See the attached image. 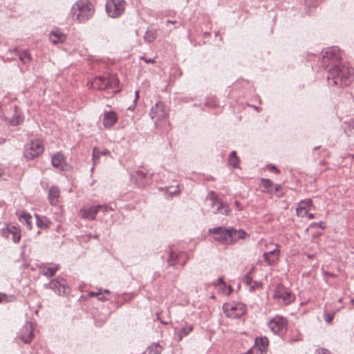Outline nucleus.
<instances>
[{
    "label": "nucleus",
    "instance_id": "1",
    "mask_svg": "<svg viewBox=\"0 0 354 354\" xmlns=\"http://www.w3.org/2000/svg\"><path fill=\"white\" fill-rule=\"evenodd\" d=\"M328 78L335 86H348L353 81V69L346 63L335 65L329 71Z\"/></svg>",
    "mask_w": 354,
    "mask_h": 354
},
{
    "label": "nucleus",
    "instance_id": "2",
    "mask_svg": "<svg viewBox=\"0 0 354 354\" xmlns=\"http://www.w3.org/2000/svg\"><path fill=\"white\" fill-rule=\"evenodd\" d=\"M95 11V7L89 0H78L71 8V17L73 21L84 23L93 16Z\"/></svg>",
    "mask_w": 354,
    "mask_h": 354
},
{
    "label": "nucleus",
    "instance_id": "3",
    "mask_svg": "<svg viewBox=\"0 0 354 354\" xmlns=\"http://www.w3.org/2000/svg\"><path fill=\"white\" fill-rule=\"evenodd\" d=\"M91 86L96 90H105L107 88H115L119 84L118 79L113 75L109 77L98 76L91 82Z\"/></svg>",
    "mask_w": 354,
    "mask_h": 354
},
{
    "label": "nucleus",
    "instance_id": "4",
    "mask_svg": "<svg viewBox=\"0 0 354 354\" xmlns=\"http://www.w3.org/2000/svg\"><path fill=\"white\" fill-rule=\"evenodd\" d=\"M223 310L226 317L237 319L245 315L246 306L242 303L231 301L223 304Z\"/></svg>",
    "mask_w": 354,
    "mask_h": 354
},
{
    "label": "nucleus",
    "instance_id": "5",
    "mask_svg": "<svg viewBox=\"0 0 354 354\" xmlns=\"http://www.w3.org/2000/svg\"><path fill=\"white\" fill-rule=\"evenodd\" d=\"M273 297L277 302L284 305L290 304L295 300V295L282 284H278L274 290Z\"/></svg>",
    "mask_w": 354,
    "mask_h": 354
},
{
    "label": "nucleus",
    "instance_id": "6",
    "mask_svg": "<svg viewBox=\"0 0 354 354\" xmlns=\"http://www.w3.org/2000/svg\"><path fill=\"white\" fill-rule=\"evenodd\" d=\"M266 251L263 254L264 261L268 266L277 265L281 253L279 245L270 242L266 245Z\"/></svg>",
    "mask_w": 354,
    "mask_h": 354
},
{
    "label": "nucleus",
    "instance_id": "7",
    "mask_svg": "<svg viewBox=\"0 0 354 354\" xmlns=\"http://www.w3.org/2000/svg\"><path fill=\"white\" fill-rule=\"evenodd\" d=\"M44 151V147L40 140H35L28 143L24 149V156L26 159L32 160L41 156Z\"/></svg>",
    "mask_w": 354,
    "mask_h": 354
},
{
    "label": "nucleus",
    "instance_id": "8",
    "mask_svg": "<svg viewBox=\"0 0 354 354\" xmlns=\"http://www.w3.org/2000/svg\"><path fill=\"white\" fill-rule=\"evenodd\" d=\"M322 62L328 66L330 64L334 66L336 63L342 59V52L337 46H332L326 48L322 52Z\"/></svg>",
    "mask_w": 354,
    "mask_h": 354
},
{
    "label": "nucleus",
    "instance_id": "9",
    "mask_svg": "<svg viewBox=\"0 0 354 354\" xmlns=\"http://www.w3.org/2000/svg\"><path fill=\"white\" fill-rule=\"evenodd\" d=\"M125 2L122 0H107L106 3V10L109 16L111 17H118L124 11Z\"/></svg>",
    "mask_w": 354,
    "mask_h": 354
},
{
    "label": "nucleus",
    "instance_id": "10",
    "mask_svg": "<svg viewBox=\"0 0 354 354\" xmlns=\"http://www.w3.org/2000/svg\"><path fill=\"white\" fill-rule=\"evenodd\" d=\"M268 326L274 334L281 336L287 331L288 322L283 317L276 316L269 322Z\"/></svg>",
    "mask_w": 354,
    "mask_h": 354
},
{
    "label": "nucleus",
    "instance_id": "11",
    "mask_svg": "<svg viewBox=\"0 0 354 354\" xmlns=\"http://www.w3.org/2000/svg\"><path fill=\"white\" fill-rule=\"evenodd\" d=\"M209 233L213 234L214 239L225 245H232L230 239V228L218 227L209 230Z\"/></svg>",
    "mask_w": 354,
    "mask_h": 354
},
{
    "label": "nucleus",
    "instance_id": "12",
    "mask_svg": "<svg viewBox=\"0 0 354 354\" xmlns=\"http://www.w3.org/2000/svg\"><path fill=\"white\" fill-rule=\"evenodd\" d=\"M109 207L106 205H96L82 207L79 212V216L82 218L94 220L100 211L106 212Z\"/></svg>",
    "mask_w": 354,
    "mask_h": 354
},
{
    "label": "nucleus",
    "instance_id": "13",
    "mask_svg": "<svg viewBox=\"0 0 354 354\" xmlns=\"http://www.w3.org/2000/svg\"><path fill=\"white\" fill-rule=\"evenodd\" d=\"M149 115L152 119L160 120L167 117L168 110L163 102H158L151 107Z\"/></svg>",
    "mask_w": 354,
    "mask_h": 354
},
{
    "label": "nucleus",
    "instance_id": "14",
    "mask_svg": "<svg viewBox=\"0 0 354 354\" xmlns=\"http://www.w3.org/2000/svg\"><path fill=\"white\" fill-rule=\"evenodd\" d=\"M208 198L212 202V207H214V205L218 204V207L216 208V212H214L215 214L218 212H221L224 215H228L230 213V207L223 203L219 198L218 195L213 191L210 192L208 195Z\"/></svg>",
    "mask_w": 354,
    "mask_h": 354
},
{
    "label": "nucleus",
    "instance_id": "15",
    "mask_svg": "<svg viewBox=\"0 0 354 354\" xmlns=\"http://www.w3.org/2000/svg\"><path fill=\"white\" fill-rule=\"evenodd\" d=\"M260 186L263 187L262 192L268 194H276L281 190L280 185L274 184L268 178H261L260 180Z\"/></svg>",
    "mask_w": 354,
    "mask_h": 354
},
{
    "label": "nucleus",
    "instance_id": "16",
    "mask_svg": "<svg viewBox=\"0 0 354 354\" xmlns=\"http://www.w3.org/2000/svg\"><path fill=\"white\" fill-rule=\"evenodd\" d=\"M49 285L51 289L60 295L66 294L69 291L67 283L64 279L52 280Z\"/></svg>",
    "mask_w": 354,
    "mask_h": 354
},
{
    "label": "nucleus",
    "instance_id": "17",
    "mask_svg": "<svg viewBox=\"0 0 354 354\" xmlns=\"http://www.w3.org/2000/svg\"><path fill=\"white\" fill-rule=\"evenodd\" d=\"M34 337L33 328L31 324H26L20 330L19 338L26 344L30 343Z\"/></svg>",
    "mask_w": 354,
    "mask_h": 354
},
{
    "label": "nucleus",
    "instance_id": "18",
    "mask_svg": "<svg viewBox=\"0 0 354 354\" xmlns=\"http://www.w3.org/2000/svg\"><path fill=\"white\" fill-rule=\"evenodd\" d=\"M2 234L8 238L10 234L12 235V239L15 243H18L21 239L20 229L12 225H8L2 231Z\"/></svg>",
    "mask_w": 354,
    "mask_h": 354
},
{
    "label": "nucleus",
    "instance_id": "19",
    "mask_svg": "<svg viewBox=\"0 0 354 354\" xmlns=\"http://www.w3.org/2000/svg\"><path fill=\"white\" fill-rule=\"evenodd\" d=\"M313 203L310 199H306L299 203L296 209L297 215L300 217H305L311 210Z\"/></svg>",
    "mask_w": 354,
    "mask_h": 354
},
{
    "label": "nucleus",
    "instance_id": "20",
    "mask_svg": "<svg viewBox=\"0 0 354 354\" xmlns=\"http://www.w3.org/2000/svg\"><path fill=\"white\" fill-rule=\"evenodd\" d=\"M268 345L269 340L268 337H257L253 349L257 354H266Z\"/></svg>",
    "mask_w": 354,
    "mask_h": 354
},
{
    "label": "nucleus",
    "instance_id": "21",
    "mask_svg": "<svg viewBox=\"0 0 354 354\" xmlns=\"http://www.w3.org/2000/svg\"><path fill=\"white\" fill-rule=\"evenodd\" d=\"M51 163L54 167L59 170H64L67 167L66 158L60 152H57L53 156Z\"/></svg>",
    "mask_w": 354,
    "mask_h": 354
},
{
    "label": "nucleus",
    "instance_id": "22",
    "mask_svg": "<svg viewBox=\"0 0 354 354\" xmlns=\"http://www.w3.org/2000/svg\"><path fill=\"white\" fill-rule=\"evenodd\" d=\"M118 114L115 111H106L104 113L103 125L105 128H111L118 122Z\"/></svg>",
    "mask_w": 354,
    "mask_h": 354
},
{
    "label": "nucleus",
    "instance_id": "23",
    "mask_svg": "<svg viewBox=\"0 0 354 354\" xmlns=\"http://www.w3.org/2000/svg\"><path fill=\"white\" fill-rule=\"evenodd\" d=\"M187 259L186 254L184 252H171L168 263L170 266H175L176 264L183 265Z\"/></svg>",
    "mask_w": 354,
    "mask_h": 354
},
{
    "label": "nucleus",
    "instance_id": "24",
    "mask_svg": "<svg viewBox=\"0 0 354 354\" xmlns=\"http://www.w3.org/2000/svg\"><path fill=\"white\" fill-rule=\"evenodd\" d=\"M249 237V234L243 230H236L233 227H230V239L232 244H234L240 239H245Z\"/></svg>",
    "mask_w": 354,
    "mask_h": 354
},
{
    "label": "nucleus",
    "instance_id": "25",
    "mask_svg": "<svg viewBox=\"0 0 354 354\" xmlns=\"http://www.w3.org/2000/svg\"><path fill=\"white\" fill-rule=\"evenodd\" d=\"M49 39L52 43L56 44L65 41L66 39V36L59 30L56 29L50 32Z\"/></svg>",
    "mask_w": 354,
    "mask_h": 354
},
{
    "label": "nucleus",
    "instance_id": "26",
    "mask_svg": "<svg viewBox=\"0 0 354 354\" xmlns=\"http://www.w3.org/2000/svg\"><path fill=\"white\" fill-rule=\"evenodd\" d=\"M214 286L216 290L223 295H229L232 292V287L227 285L222 278H218Z\"/></svg>",
    "mask_w": 354,
    "mask_h": 354
},
{
    "label": "nucleus",
    "instance_id": "27",
    "mask_svg": "<svg viewBox=\"0 0 354 354\" xmlns=\"http://www.w3.org/2000/svg\"><path fill=\"white\" fill-rule=\"evenodd\" d=\"M59 267L57 265L50 266L49 264H42L39 266L40 272L45 276L52 277L59 270Z\"/></svg>",
    "mask_w": 354,
    "mask_h": 354
},
{
    "label": "nucleus",
    "instance_id": "28",
    "mask_svg": "<svg viewBox=\"0 0 354 354\" xmlns=\"http://www.w3.org/2000/svg\"><path fill=\"white\" fill-rule=\"evenodd\" d=\"M101 156H111V153L108 149L100 151L97 147H94L93 149V164L96 165L99 162Z\"/></svg>",
    "mask_w": 354,
    "mask_h": 354
},
{
    "label": "nucleus",
    "instance_id": "29",
    "mask_svg": "<svg viewBox=\"0 0 354 354\" xmlns=\"http://www.w3.org/2000/svg\"><path fill=\"white\" fill-rule=\"evenodd\" d=\"M50 203L53 205H57L59 198V190L56 187H52L48 193Z\"/></svg>",
    "mask_w": 354,
    "mask_h": 354
},
{
    "label": "nucleus",
    "instance_id": "30",
    "mask_svg": "<svg viewBox=\"0 0 354 354\" xmlns=\"http://www.w3.org/2000/svg\"><path fill=\"white\" fill-rule=\"evenodd\" d=\"M19 221L22 223H25L27 225L28 229H32V216L30 214L26 212H22L18 215Z\"/></svg>",
    "mask_w": 354,
    "mask_h": 354
},
{
    "label": "nucleus",
    "instance_id": "31",
    "mask_svg": "<svg viewBox=\"0 0 354 354\" xmlns=\"http://www.w3.org/2000/svg\"><path fill=\"white\" fill-rule=\"evenodd\" d=\"M9 122L12 125H18L23 122V118L17 111V107H15V115L13 117H6Z\"/></svg>",
    "mask_w": 354,
    "mask_h": 354
},
{
    "label": "nucleus",
    "instance_id": "32",
    "mask_svg": "<svg viewBox=\"0 0 354 354\" xmlns=\"http://www.w3.org/2000/svg\"><path fill=\"white\" fill-rule=\"evenodd\" d=\"M162 348L158 344L153 343L145 351L143 354H160Z\"/></svg>",
    "mask_w": 354,
    "mask_h": 354
},
{
    "label": "nucleus",
    "instance_id": "33",
    "mask_svg": "<svg viewBox=\"0 0 354 354\" xmlns=\"http://www.w3.org/2000/svg\"><path fill=\"white\" fill-rule=\"evenodd\" d=\"M193 330L192 325H186L178 332V340L180 341L183 337L187 336Z\"/></svg>",
    "mask_w": 354,
    "mask_h": 354
},
{
    "label": "nucleus",
    "instance_id": "34",
    "mask_svg": "<svg viewBox=\"0 0 354 354\" xmlns=\"http://www.w3.org/2000/svg\"><path fill=\"white\" fill-rule=\"evenodd\" d=\"M228 162L230 165L237 167L239 163V158L236 156L235 151H232L229 156Z\"/></svg>",
    "mask_w": 354,
    "mask_h": 354
},
{
    "label": "nucleus",
    "instance_id": "35",
    "mask_svg": "<svg viewBox=\"0 0 354 354\" xmlns=\"http://www.w3.org/2000/svg\"><path fill=\"white\" fill-rule=\"evenodd\" d=\"M18 55L20 60L24 64L28 63L31 60L30 54L27 50L18 52Z\"/></svg>",
    "mask_w": 354,
    "mask_h": 354
},
{
    "label": "nucleus",
    "instance_id": "36",
    "mask_svg": "<svg viewBox=\"0 0 354 354\" xmlns=\"http://www.w3.org/2000/svg\"><path fill=\"white\" fill-rule=\"evenodd\" d=\"M156 38V32L153 30H149L145 35V39L148 42L153 41Z\"/></svg>",
    "mask_w": 354,
    "mask_h": 354
},
{
    "label": "nucleus",
    "instance_id": "37",
    "mask_svg": "<svg viewBox=\"0 0 354 354\" xmlns=\"http://www.w3.org/2000/svg\"><path fill=\"white\" fill-rule=\"evenodd\" d=\"M15 297L12 295H7L3 293H0V304L8 303L14 301Z\"/></svg>",
    "mask_w": 354,
    "mask_h": 354
},
{
    "label": "nucleus",
    "instance_id": "38",
    "mask_svg": "<svg viewBox=\"0 0 354 354\" xmlns=\"http://www.w3.org/2000/svg\"><path fill=\"white\" fill-rule=\"evenodd\" d=\"M37 224L39 227H48V223L46 218H41L39 216L36 215Z\"/></svg>",
    "mask_w": 354,
    "mask_h": 354
},
{
    "label": "nucleus",
    "instance_id": "39",
    "mask_svg": "<svg viewBox=\"0 0 354 354\" xmlns=\"http://www.w3.org/2000/svg\"><path fill=\"white\" fill-rule=\"evenodd\" d=\"M261 286L262 284L260 282L252 281V283L249 286V289L250 291H254L261 288Z\"/></svg>",
    "mask_w": 354,
    "mask_h": 354
},
{
    "label": "nucleus",
    "instance_id": "40",
    "mask_svg": "<svg viewBox=\"0 0 354 354\" xmlns=\"http://www.w3.org/2000/svg\"><path fill=\"white\" fill-rule=\"evenodd\" d=\"M333 318H334V313H326L324 315V319L328 324H331Z\"/></svg>",
    "mask_w": 354,
    "mask_h": 354
},
{
    "label": "nucleus",
    "instance_id": "41",
    "mask_svg": "<svg viewBox=\"0 0 354 354\" xmlns=\"http://www.w3.org/2000/svg\"><path fill=\"white\" fill-rule=\"evenodd\" d=\"M110 294V292L107 290H104V292H102V295L97 297V299L101 301H104L108 299L107 297L105 295H109Z\"/></svg>",
    "mask_w": 354,
    "mask_h": 354
},
{
    "label": "nucleus",
    "instance_id": "42",
    "mask_svg": "<svg viewBox=\"0 0 354 354\" xmlns=\"http://www.w3.org/2000/svg\"><path fill=\"white\" fill-rule=\"evenodd\" d=\"M243 283H245L247 286H250L252 283V279L249 274H246L243 279Z\"/></svg>",
    "mask_w": 354,
    "mask_h": 354
},
{
    "label": "nucleus",
    "instance_id": "43",
    "mask_svg": "<svg viewBox=\"0 0 354 354\" xmlns=\"http://www.w3.org/2000/svg\"><path fill=\"white\" fill-rule=\"evenodd\" d=\"M102 295V290H99L97 292L91 291L88 294V296L89 297H99Z\"/></svg>",
    "mask_w": 354,
    "mask_h": 354
},
{
    "label": "nucleus",
    "instance_id": "44",
    "mask_svg": "<svg viewBox=\"0 0 354 354\" xmlns=\"http://www.w3.org/2000/svg\"><path fill=\"white\" fill-rule=\"evenodd\" d=\"M267 169H268L270 171L274 172L275 174H279L280 170L277 168L274 165H268Z\"/></svg>",
    "mask_w": 354,
    "mask_h": 354
},
{
    "label": "nucleus",
    "instance_id": "45",
    "mask_svg": "<svg viewBox=\"0 0 354 354\" xmlns=\"http://www.w3.org/2000/svg\"><path fill=\"white\" fill-rule=\"evenodd\" d=\"M234 205L236 208L237 210L239 211H242L243 209V206L242 205V204L238 201H236L234 202Z\"/></svg>",
    "mask_w": 354,
    "mask_h": 354
},
{
    "label": "nucleus",
    "instance_id": "46",
    "mask_svg": "<svg viewBox=\"0 0 354 354\" xmlns=\"http://www.w3.org/2000/svg\"><path fill=\"white\" fill-rule=\"evenodd\" d=\"M315 354H328L327 351L324 348H318L315 351Z\"/></svg>",
    "mask_w": 354,
    "mask_h": 354
},
{
    "label": "nucleus",
    "instance_id": "47",
    "mask_svg": "<svg viewBox=\"0 0 354 354\" xmlns=\"http://www.w3.org/2000/svg\"><path fill=\"white\" fill-rule=\"evenodd\" d=\"M312 226H318L322 229L325 228V224L323 222H320V223H314L312 224Z\"/></svg>",
    "mask_w": 354,
    "mask_h": 354
},
{
    "label": "nucleus",
    "instance_id": "48",
    "mask_svg": "<svg viewBox=\"0 0 354 354\" xmlns=\"http://www.w3.org/2000/svg\"><path fill=\"white\" fill-rule=\"evenodd\" d=\"M141 59H143L146 63L154 64L156 62L154 59H146L145 57H141Z\"/></svg>",
    "mask_w": 354,
    "mask_h": 354
},
{
    "label": "nucleus",
    "instance_id": "49",
    "mask_svg": "<svg viewBox=\"0 0 354 354\" xmlns=\"http://www.w3.org/2000/svg\"><path fill=\"white\" fill-rule=\"evenodd\" d=\"M305 217H307L308 219H313L314 218V215L313 214H310V213H308L306 216H305Z\"/></svg>",
    "mask_w": 354,
    "mask_h": 354
},
{
    "label": "nucleus",
    "instance_id": "50",
    "mask_svg": "<svg viewBox=\"0 0 354 354\" xmlns=\"http://www.w3.org/2000/svg\"><path fill=\"white\" fill-rule=\"evenodd\" d=\"M139 98V93L138 91H136V100H138Z\"/></svg>",
    "mask_w": 354,
    "mask_h": 354
},
{
    "label": "nucleus",
    "instance_id": "51",
    "mask_svg": "<svg viewBox=\"0 0 354 354\" xmlns=\"http://www.w3.org/2000/svg\"><path fill=\"white\" fill-rule=\"evenodd\" d=\"M326 274H328V276L332 277H334V275H333V274H332L326 273Z\"/></svg>",
    "mask_w": 354,
    "mask_h": 354
},
{
    "label": "nucleus",
    "instance_id": "52",
    "mask_svg": "<svg viewBox=\"0 0 354 354\" xmlns=\"http://www.w3.org/2000/svg\"><path fill=\"white\" fill-rule=\"evenodd\" d=\"M167 23L175 24V23H176V21H167Z\"/></svg>",
    "mask_w": 354,
    "mask_h": 354
},
{
    "label": "nucleus",
    "instance_id": "53",
    "mask_svg": "<svg viewBox=\"0 0 354 354\" xmlns=\"http://www.w3.org/2000/svg\"><path fill=\"white\" fill-rule=\"evenodd\" d=\"M218 207V204H216L214 205V207H216V209Z\"/></svg>",
    "mask_w": 354,
    "mask_h": 354
},
{
    "label": "nucleus",
    "instance_id": "54",
    "mask_svg": "<svg viewBox=\"0 0 354 354\" xmlns=\"http://www.w3.org/2000/svg\"><path fill=\"white\" fill-rule=\"evenodd\" d=\"M308 257L310 259V258H312L313 257V255H308Z\"/></svg>",
    "mask_w": 354,
    "mask_h": 354
},
{
    "label": "nucleus",
    "instance_id": "55",
    "mask_svg": "<svg viewBox=\"0 0 354 354\" xmlns=\"http://www.w3.org/2000/svg\"><path fill=\"white\" fill-rule=\"evenodd\" d=\"M141 173H142V171H138V172H137V174H140Z\"/></svg>",
    "mask_w": 354,
    "mask_h": 354
}]
</instances>
